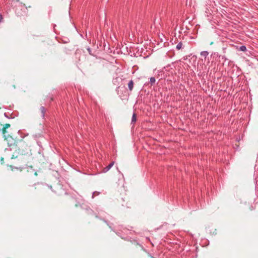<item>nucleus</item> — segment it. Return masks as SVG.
Segmentation results:
<instances>
[{
    "label": "nucleus",
    "instance_id": "obj_1",
    "mask_svg": "<svg viewBox=\"0 0 258 258\" xmlns=\"http://www.w3.org/2000/svg\"><path fill=\"white\" fill-rule=\"evenodd\" d=\"M2 128H0V133H2L5 140L8 141L9 138L13 140L11 136L9 135V132L8 129L11 127V125L10 123H5L4 124H1Z\"/></svg>",
    "mask_w": 258,
    "mask_h": 258
},
{
    "label": "nucleus",
    "instance_id": "obj_2",
    "mask_svg": "<svg viewBox=\"0 0 258 258\" xmlns=\"http://www.w3.org/2000/svg\"><path fill=\"white\" fill-rule=\"evenodd\" d=\"M45 113V109L43 106H41L38 112V116L41 118H44Z\"/></svg>",
    "mask_w": 258,
    "mask_h": 258
},
{
    "label": "nucleus",
    "instance_id": "obj_3",
    "mask_svg": "<svg viewBox=\"0 0 258 258\" xmlns=\"http://www.w3.org/2000/svg\"><path fill=\"white\" fill-rule=\"evenodd\" d=\"M18 150V154H16V153H14L12 156V159H16L19 156H22L23 155V151H21L20 149Z\"/></svg>",
    "mask_w": 258,
    "mask_h": 258
},
{
    "label": "nucleus",
    "instance_id": "obj_4",
    "mask_svg": "<svg viewBox=\"0 0 258 258\" xmlns=\"http://www.w3.org/2000/svg\"><path fill=\"white\" fill-rule=\"evenodd\" d=\"M114 162L110 163L107 166L103 168L102 172L104 173L107 172L114 165Z\"/></svg>",
    "mask_w": 258,
    "mask_h": 258
},
{
    "label": "nucleus",
    "instance_id": "obj_5",
    "mask_svg": "<svg viewBox=\"0 0 258 258\" xmlns=\"http://www.w3.org/2000/svg\"><path fill=\"white\" fill-rule=\"evenodd\" d=\"M128 87L129 88L130 90L132 91L133 90L134 87V82L133 81H130L128 84Z\"/></svg>",
    "mask_w": 258,
    "mask_h": 258
},
{
    "label": "nucleus",
    "instance_id": "obj_6",
    "mask_svg": "<svg viewBox=\"0 0 258 258\" xmlns=\"http://www.w3.org/2000/svg\"><path fill=\"white\" fill-rule=\"evenodd\" d=\"M209 53L206 51H204L201 52V55L205 57H206L208 55Z\"/></svg>",
    "mask_w": 258,
    "mask_h": 258
},
{
    "label": "nucleus",
    "instance_id": "obj_7",
    "mask_svg": "<svg viewBox=\"0 0 258 258\" xmlns=\"http://www.w3.org/2000/svg\"><path fill=\"white\" fill-rule=\"evenodd\" d=\"M136 120H137L136 114L135 113H134L133 115V116H132V122H134L136 121Z\"/></svg>",
    "mask_w": 258,
    "mask_h": 258
},
{
    "label": "nucleus",
    "instance_id": "obj_8",
    "mask_svg": "<svg viewBox=\"0 0 258 258\" xmlns=\"http://www.w3.org/2000/svg\"><path fill=\"white\" fill-rule=\"evenodd\" d=\"M182 44L181 42L179 43L177 45V46H176V48H177L178 50L180 49L181 48V47H182Z\"/></svg>",
    "mask_w": 258,
    "mask_h": 258
},
{
    "label": "nucleus",
    "instance_id": "obj_9",
    "mask_svg": "<svg viewBox=\"0 0 258 258\" xmlns=\"http://www.w3.org/2000/svg\"><path fill=\"white\" fill-rule=\"evenodd\" d=\"M155 81H156V80L154 77H151L150 78V82L152 84L155 83Z\"/></svg>",
    "mask_w": 258,
    "mask_h": 258
},
{
    "label": "nucleus",
    "instance_id": "obj_10",
    "mask_svg": "<svg viewBox=\"0 0 258 258\" xmlns=\"http://www.w3.org/2000/svg\"><path fill=\"white\" fill-rule=\"evenodd\" d=\"M240 49L242 50V51H245L246 50V47L244 46H242L241 47H240Z\"/></svg>",
    "mask_w": 258,
    "mask_h": 258
},
{
    "label": "nucleus",
    "instance_id": "obj_11",
    "mask_svg": "<svg viewBox=\"0 0 258 258\" xmlns=\"http://www.w3.org/2000/svg\"><path fill=\"white\" fill-rule=\"evenodd\" d=\"M8 144L9 145V146H11V144H10V143L9 142L8 143Z\"/></svg>",
    "mask_w": 258,
    "mask_h": 258
},
{
    "label": "nucleus",
    "instance_id": "obj_12",
    "mask_svg": "<svg viewBox=\"0 0 258 258\" xmlns=\"http://www.w3.org/2000/svg\"><path fill=\"white\" fill-rule=\"evenodd\" d=\"M213 42H212L210 43V44L212 45V44H213Z\"/></svg>",
    "mask_w": 258,
    "mask_h": 258
}]
</instances>
